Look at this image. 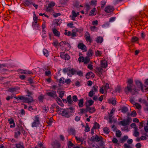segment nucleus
I'll list each match as a JSON object with an SVG mask.
<instances>
[{
	"label": "nucleus",
	"mask_w": 148,
	"mask_h": 148,
	"mask_svg": "<svg viewBox=\"0 0 148 148\" xmlns=\"http://www.w3.org/2000/svg\"><path fill=\"white\" fill-rule=\"evenodd\" d=\"M23 130L22 126L20 125H18L15 128L14 132V136L15 138H17L21 134V133Z\"/></svg>",
	"instance_id": "obj_4"
},
{
	"label": "nucleus",
	"mask_w": 148,
	"mask_h": 148,
	"mask_svg": "<svg viewBox=\"0 0 148 148\" xmlns=\"http://www.w3.org/2000/svg\"><path fill=\"white\" fill-rule=\"evenodd\" d=\"M123 146L125 148H132L130 146L126 143H125L123 145Z\"/></svg>",
	"instance_id": "obj_61"
},
{
	"label": "nucleus",
	"mask_w": 148,
	"mask_h": 148,
	"mask_svg": "<svg viewBox=\"0 0 148 148\" xmlns=\"http://www.w3.org/2000/svg\"><path fill=\"white\" fill-rule=\"evenodd\" d=\"M90 61V59L89 57L86 56L85 58H84V60H83L84 63L85 64H88Z\"/></svg>",
	"instance_id": "obj_29"
},
{
	"label": "nucleus",
	"mask_w": 148,
	"mask_h": 148,
	"mask_svg": "<svg viewBox=\"0 0 148 148\" xmlns=\"http://www.w3.org/2000/svg\"><path fill=\"white\" fill-rule=\"evenodd\" d=\"M107 62L106 60H103L101 61V67L106 68L107 67Z\"/></svg>",
	"instance_id": "obj_18"
},
{
	"label": "nucleus",
	"mask_w": 148,
	"mask_h": 148,
	"mask_svg": "<svg viewBox=\"0 0 148 148\" xmlns=\"http://www.w3.org/2000/svg\"><path fill=\"white\" fill-rule=\"evenodd\" d=\"M78 48L81 49L82 50H84V51H87V48L86 46L83 43H79L78 45Z\"/></svg>",
	"instance_id": "obj_14"
},
{
	"label": "nucleus",
	"mask_w": 148,
	"mask_h": 148,
	"mask_svg": "<svg viewBox=\"0 0 148 148\" xmlns=\"http://www.w3.org/2000/svg\"><path fill=\"white\" fill-rule=\"evenodd\" d=\"M68 147H74L75 146V145L74 144L72 143V142L71 141H69L68 143Z\"/></svg>",
	"instance_id": "obj_45"
},
{
	"label": "nucleus",
	"mask_w": 148,
	"mask_h": 148,
	"mask_svg": "<svg viewBox=\"0 0 148 148\" xmlns=\"http://www.w3.org/2000/svg\"><path fill=\"white\" fill-rule=\"evenodd\" d=\"M52 32L54 35L58 37H59L60 36V32L57 30L56 28H52Z\"/></svg>",
	"instance_id": "obj_19"
},
{
	"label": "nucleus",
	"mask_w": 148,
	"mask_h": 148,
	"mask_svg": "<svg viewBox=\"0 0 148 148\" xmlns=\"http://www.w3.org/2000/svg\"><path fill=\"white\" fill-rule=\"evenodd\" d=\"M103 37L99 36L97 38L96 41L97 43H101L103 42Z\"/></svg>",
	"instance_id": "obj_32"
},
{
	"label": "nucleus",
	"mask_w": 148,
	"mask_h": 148,
	"mask_svg": "<svg viewBox=\"0 0 148 148\" xmlns=\"http://www.w3.org/2000/svg\"><path fill=\"white\" fill-rule=\"evenodd\" d=\"M77 74L79 76H83V73L82 71H77L76 70V72L75 73V74Z\"/></svg>",
	"instance_id": "obj_42"
},
{
	"label": "nucleus",
	"mask_w": 148,
	"mask_h": 148,
	"mask_svg": "<svg viewBox=\"0 0 148 148\" xmlns=\"http://www.w3.org/2000/svg\"><path fill=\"white\" fill-rule=\"evenodd\" d=\"M88 102L89 103V105L88 106H89L92 105L94 103L92 99H90L88 100Z\"/></svg>",
	"instance_id": "obj_56"
},
{
	"label": "nucleus",
	"mask_w": 148,
	"mask_h": 148,
	"mask_svg": "<svg viewBox=\"0 0 148 148\" xmlns=\"http://www.w3.org/2000/svg\"><path fill=\"white\" fill-rule=\"evenodd\" d=\"M61 58L65 60H69L70 58L69 56L67 53H65V52H61L60 53Z\"/></svg>",
	"instance_id": "obj_10"
},
{
	"label": "nucleus",
	"mask_w": 148,
	"mask_h": 148,
	"mask_svg": "<svg viewBox=\"0 0 148 148\" xmlns=\"http://www.w3.org/2000/svg\"><path fill=\"white\" fill-rule=\"evenodd\" d=\"M137 148H140L141 147V145L140 143H138L135 145Z\"/></svg>",
	"instance_id": "obj_64"
},
{
	"label": "nucleus",
	"mask_w": 148,
	"mask_h": 148,
	"mask_svg": "<svg viewBox=\"0 0 148 148\" xmlns=\"http://www.w3.org/2000/svg\"><path fill=\"white\" fill-rule=\"evenodd\" d=\"M75 138L76 140L82 142L84 141V139L82 138H78L76 136H75Z\"/></svg>",
	"instance_id": "obj_50"
},
{
	"label": "nucleus",
	"mask_w": 148,
	"mask_h": 148,
	"mask_svg": "<svg viewBox=\"0 0 148 148\" xmlns=\"http://www.w3.org/2000/svg\"><path fill=\"white\" fill-rule=\"evenodd\" d=\"M113 11L114 9L112 7L110 6L106 7L105 9V12L107 13H110L111 12H113Z\"/></svg>",
	"instance_id": "obj_15"
},
{
	"label": "nucleus",
	"mask_w": 148,
	"mask_h": 148,
	"mask_svg": "<svg viewBox=\"0 0 148 148\" xmlns=\"http://www.w3.org/2000/svg\"><path fill=\"white\" fill-rule=\"evenodd\" d=\"M83 30V29H78L77 28H75V29H74L72 31L76 32H80L82 31Z\"/></svg>",
	"instance_id": "obj_49"
},
{
	"label": "nucleus",
	"mask_w": 148,
	"mask_h": 148,
	"mask_svg": "<svg viewBox=\"0 0 148 148\" xmlns=\"http://www.w3.org/2000/svg\"><path fill=\"white\" fill-rule=\"evenodd\" d=\"M136 84L138 87L139 89L138 90H139L140 89L141 91L143 92H144V89L143 87V85L141 82L138 80H136L135 81Z\"/></svg>",
	"instance_id": "obj_8"
},
{
	"label": "nucleus",
	"mask_w": 148,
	"mask_h": 148,
	"mask_svg": "<svg viewBox=\"0 0 148 148\" xmlns=\"http://www.w3.org/2000/svg\"><path fill=\"white\" fill-rule=\"evenodd\" d=\"M97 2L96 0H92L90 1V4L94 5L96 4Z\"/></svg>",
	"instance_id": "obj_63"
},
{
	"label": "nucleus",
	"mask_w": 148,
	"mask_h": 148,
	"mask_svg": "<svg viewBox=\"0 0 148 148\" xmlns=\"http://www.w3.org/2000/svg\"><path fill=\"white\" fill-rule=\"evenodd\" d=\"M79 102L78 105L79 107L81 108L83 106L84 99H81L78 100Z\"/></svg>",
	"instance_id": "obj_25"
},
{
	"label": "nucleus",
	"mask_w": 148,
	"mask_h": 148,
	"mask_svg": "<svg viewBox=\"0 0 148 148\" xmlns=\"http://www.w3.org/2000/svg\"><path fill=\"white\" fill-rule=\"evenodd\" d=\"M93 54V52L92 50L91 49H89L87 53V56L88 57H90L92 56Z\"/></svg>",
	"instance_id": "obj_28"
},
{
	"label": "nucleus",
	"mask_w": 148,
	"mask_h": 148,
	"mask_svg": "<svg viewBox=\"0 0 148 148\" xmlns=\"http://www.w3.org/2000/svg\"><path fill=\"white\" fill-rule=\"evenodd\" d=\"M95 94L94 92L92 91V90H91L89 93L88 95L90 97H92L93 96V95Z\"/></svg>",
	"instance_id": "obj_60"
},
{
	"label": "nucleus",
	"mask_w": 148,
	"mask_h": 148,
	"mask_svg": "<svg viewBox=\"0 0 148 148\" xmlns=\"http://www.w3.org/2000/svg\"><path fill=\"white\" fill-rule=\"evenodd\" d=\"M67 43V42L65 41H62L60 43H59V45L60 46H63L64 45H65Z\"/></svg>",
	"instance_id": "obj_51"
},
{
	"label": "nucleus",
	"mask_w": 148,
	"mask_h": 148,
	"mask_svg": "<svg viewBox=\"0 0 148 148\" xmlns=\"http://www.w3.org/2000/svg\"><path fill=\"white\" fill-rule=\"evenodd\" d=\"M98 87L96 86H94L91 90H92L93 92H97L98 91L97 88Z\"/></svg>",
	"instance_id": "obj_43"
},
{
	"label": "nucleus",
	"mask_w": 148,
	"mask_h": 148,
	"mask_svg": "<svg viewBox=\"0 0 148 148\" xmlns=\"http://www.w3.org/2000/svg\"><path fill=\"white\" fill-rule=\"evenodd\" d=\"M24 3L25 6H29L32 3L31 0H24Z\"/></svg>",
	"instance_id": "obj_21"
},
{
	"label": "nucleus",
	"mask_w": 148,
	"mask_h": 148,
	"mask_svg": "<svg viewBox=\"0 0 148 148\" xmlns=\"http://www.w3.org/2000/svg\"><path fill=\"white\" fill-rule=\"evenodd\" d=\"M116 135L117 137H120L121 135V131L119 130H116Z\"/></svg>",
	"instance_id": "obj_37"
},
{
	"label": "nucleus",
	"mask_w": 148,
	"mask_h": 148,
	"mask_svg": "<svg viewBox=\"0 0 148 148\" xmlns=\"http://www.w3.org/2000/svg\"><path fill=\"white\" fill-rule=\"evenodd\" d=\"M100 125L97 122H95L94 123V126L92 127L94 129H96L97 128L99 129V128Z\"/></svg>",
	"instance_id": "obj_36"
},
{
	"label": "nucleus",
	"mask_w": 148,
	"mask_h": 148,
	"mask_svg": "<svg viewBox=\"0 0 148 148\" xmlns=\"http://www.w3.org/2000/svg\"><path fill=\"white\" fill-rule=\"evenodd\" d=\"M101 7L102 9H103L104 8V6L106 4V2L104 1H102L101 2Z\"/></svg>",
	"instance_id": "obj_52"
},
{
	"label": "nucleus",
	"mask_w": 148,
	"mask_h": 148,
	"mask_svg": "<svg viewBox=\"0 0 148 148\" xmlns=\"http://www.w3.org/2000/svg\"><path fill=\"white\" fill-rule=\"evenodd\" d=\"M73 101L74 102H77L78 100L77 97L76 95H74L72 97Z\"/></svg>",
	"instance_id": "obj_47"
},
{
	"label": "nucleus",
	"mask_w": 148,
	"mask_h": 148,
	"mask_svg": "<svg viewBox=\"0 0 148 148\" xmlns=\"http://www.w3.org/2000/svg\"><path fill=\"white\" fill-rule=\"evenodd\" d=\"M32 26L33 29H39L40 27L37 23H35L34 22L32 23Z\"/></svg>",
	"instance_id": "obj_30"
},
{
	"label": "nucleus",
	"mask_w": 148,
	"mask_h": 148,
	"mask_svg": "<svg viewBox=\"0 0 148 148\" xmlns=\"http://www.w3.org/2000/svg\"><path fill=\"white\" fill-rule=\"evenodd\" d=\"M128 138V136H124L121 139V143H123Z\"/></svg>",
	"instance_id": "obj_35"
},
{
	"label": "nucleus",
	"mask_w": 148,
	"mask_h": 148,
	"mask_svg": "<svg viewBox=\"0 0 148 148\" xmlns=\"http://www.w3.org/2000/svg\"><path fill=\"white\" fill-rule=\"evenodd\" d=\"M85 36V37L86 40L87 41H88L90 42L92 41V40L90 37V34L88 32H86Z\"/></svg>",
	"instance_id": "obj_16"
},
{
	"label": "nucleus",
	"mask_w": 148,
	"mask_h": 148,
	"mask_svg": "<svg viewBox=\"0 0 148 148\" xmlns=\"http://www.w3.org/2000/svg\"><path fill=\"white\" fill-rule=\"evenodd\" d=\"M64 78L63 77L61 78L59 80V83H61V84L62 83L63 84H64Z\"/></svg>",
	"instance_id": "obj_58"
},
{
	"label": "nucleus",
	"mask_w": 148,
	"mask_h": 148,
	"mask_svg": "<svg viewBox=\"0 0 148 148\" xmlns=\"http://www.w3.org/2000/svg\"><path fill=\"white\" fill-rule=\"evenodd\" d=\"M40 123L39 118L38 116H36L34 117V122L32 123V127H36Z\"/></svg>",
	"instance_id": "obj_7"
},
{
	"label": "nucleus",
	"mask_w": 148,
	"mask_h": 148,
	"mask_svg": "<svg viewBox=\"0 0 148 148\" xmlns=\"http://www.w3.org/2000/svg\"><path fill=\"white\" fill-rule=\"evenodd\" d=\"M103 131L104 133L106 134H109L110 131H109V129L107 127H105L103 128Z\"/></svg>",
	"instance_id": "obj_41"
},
{
	"label": "nucleus",
	"mask_w": 148,
	"mask_h": 148,
	"mask_svg": "<svg viewBox=\"0 0 148 148\" xmlns=\"http://www.w3.org/2000/svg\"><path fill=\"white\" fill-rule=\"evenodd\" d=\"M133 80L132 79H128L127 82L128 83L127 86L126 87L124 90L125 92L128 94L129 92H131L132 90L135 92H137V90L136 88H133Z\"/></svg>",
	"instance_id": "obj_2"
},
{
	"label": "nucleus",
	"mask_w": 148,
	"mask_h": 148,
	"mask_svg": "<svg viewBox=\"0 0 148 148\" xmlns=\"http://www.w3.org/2000/svg\"><path fill=\"white\" fill-rule=\"evenodd\" d=\"M63 71L64 73H67V75L69 76H71V75L75 74L76 70L74 69H71L70 67L63 69Z\"/></svg>",
	"instance_id": "obj_5"
},
{
	"label": "nucleus",
	"mask_w": 148,
	"mask_h": 148,
	"mask_svg": "<svg viewBox=\"0 0 148 148\" xmlns=\"http://www.w3.org/2000/svg\"><path fill=\"white\" fill-rule=\"evenodd\" d=\"M55 99H56V100L57 102L59 105H60L61 107H63L64 104L62 103L61 100L57 96Z\"/></svg>",
	"instance_id": "obj_23"
},
{
	"label": "nucleus",
	"mask_w": 148,
	"mask_h": 148,
	"mask_svg": "<svg viewBox=\"0 0 148 148\" xmlns=\"http://www.w3.org/2000/svg\"><path fill=\"white\" fill-rule=\"evenodd\" d=\"M52 43V45L55 47H56L58 46L59 45V43L58 41L57 40L54 41Z\"/></svg>",
	"instance_id": "obj_40"
},
{
	"label": "nucleus",
	"mask_w": 148,
	"mask_h": 148,
	"mask_svg": "<svg viewBox=\"0 0 148 148\" xmlns=\"http://www.w3.org/2000/svg\"><path fill=\"white\" fill-rule=\"evenodd\" d=\"M86 112H87L88 111L90 113H93L96 111V110L94 107H90L87 105L86 106Z\"/></svg>",
	"instance_id": "obj_11"
},
{
	"label": "nucleus",
	"mask_w": 148,
	"mask_h": 148,
	"mask_svg": "<svg viewBox=\"0 0 148 148\" xmlns=\"http://www.w3.org/2000/svg\"><path fill=\"white\" fill-rule=\"evenodd\" d=\"M74 110V108L72 107H71L69 108L63 109L61 114L64 117L69 118L72 115V114L73 113Z\"/></svg>",
	"instance_id": "obj_1"
},
{
	"label": "nucleus",
	"mask_w": 148,
	"mask_h": 148,
	"mask_svg": "<svg viewBox=\"0 0 148 148\" xmlns=\"http://www.w3.org/2000/svg\"><path fill=\"white\" fill-rule=\"evenodd\" d=\"M64 94V92L63 91H61L59 94V97L61 99L63 97Z\"/></svg>",
	"instance_id": "obj_53"
},
{
	"label": "nucleus",
	"mask_w": 148,
	"mask_h": 148,
	"mask_svg": "<svg viewBox=\"0 0 148 148\" xmlns=\"http://www.w3.org/2000/svg\"><path fill=\"white\" fill-rule=\"evenodd\" d=\"M43 53L44 55L46 57H47L49 55V52L46 49H43Z\"/></svg>",
	"instance_id": "obj_33"
},
{
	"label": "nucleus",
	"mask_w": 148,
	"mask_h": 148,
	"mask_svg": "<svg viewBox=\"0 0 148 148\" xmlns=\"http://www.w3.org/2000/svg\"><path fill=\"white\" fill-rule=\"evenodd\" d=\"M51 145L53 147L52 148H60V143L56 140L52 143Z\"/></svg>",
	"instance_id": "obj_12"
},
{
	"label": "nucleus",
	"mask_w": 148,
	"mask_h": 148,
	"mask_svg": "<svg viewBox=\"0 0 148 148\" xmlns=\"http://www.w3.org/2000/svg\"><path fill=\"white\" fill-rule=\"evenodd\" d=\"M62 23V20L60 19L55 20L54 21V23L57 25H60Z\"/></svg>",
	"instance_id": "obj_31"
},
{
	"label": "nucleus",
	"mask_w": 148,
	"mask_h": 148,
	"mask_svg": "<svg viewBox=\"0 0 148 148\" xmlns=\"http://www.w3.org/2000/svg\"><path fill=\"white\" fill-rule=\"evenodd\" d=\"M131 121H132L131 118L127 117L126 120L123 119L120 121V123L122 126H125L129 125Z\"/></svg>",
	"instance_id": "obj_6"
},
{
	"label": "nucleus",
	"mask_w": 148,
	"mask_h": 148,
	"mask_svg": "<svg viewBox=\"0 0 148 148\" xmlns=\"http://www.w3.org/2000/svg\"><path fill=\"white\" fill-rule=\"evenodd\" d=\"M34 101L32 97H29V98L25 97V102L29 104L31 103L32 102Z\"/></svg>",
	"instance_id": "obj_17"
},
{
	"label": "nucleus",
	"mask_w": 148,
	"mask_h": 148,
	"mask_svg": "<svg viewBox=\"0 0 148 148\" xmlns=\"http://www.w3.org/2000/svg\"><path fill=\"white\" fill-rule=\"evenodd\" d=\"M55 3L53 2H51L49 3L47 7V8L46 11L47 12H50L52 11V8L55 6Z\"/></svg>",
	"instance_id": "obj_13"
},
{
	"label": "nucleus",
	"mask_w": 148,
	"mask_h": 148,
	"mask_svg": "<svg viewBox=\"0 0 148 148\" xmlns=\"http://www.w3.org/2000/svg\"><path fill=\"white\" fill-rule=\"evenodd\" d=\"M121 90V86H118L115 89V91L120 92Z\"/></svg>",
	"instance_id": "obj_38"
},
{
	"label": "nucleus",
	"mask_w": 148,
	"mask_h": 148,
	"mask_svg": "<svg viewBox=\"0 0 148 148\" xmlns=\"http://www.w3.org/2000/svg\"><path fill=\"white\" fill-rule=\"evenodd\" d=\"M140 134L139 132H134L133 135L135 137H137L139 136Z\"/></svg>",
	"instance_id": "obj_59"
},
{
	"label": "nucleus",
	"mask_w": 148,
	"mask_h": 148,
	"mask_svg": "<svg viewBox=\"0 0 148 148\" xmlns=\"http://www.w3.org/2000/svg\"><path fill=\"white\" fill-rule=\"evenodd\" d=\"M101 55V52L99 51H97L95 52V55L96 56H100Z\"/></svg>",
	"instance_id": "obj_46"
},
{
	"label": "nucleus",
	"mask_w": 148,
	"mask_h": 148,
	"mask_svg": "<svg viewBox=\"0 0 148 148\" xmlns=\"http://www.w3.org/2000/svg\"><path fill=\"white\" fill-rule=\"evenodd\" d=\"M19 77L21 80H24L25 79L26 76L24 75H20Z\"/></svg>",
	"instance_id": "obj_54"
},
{
	"label": "nucleus",
	"mask_w": 148,
	"mask_h": 148,
	"mask_svg": "<svg viewBox=\"0 0 148 148\" xmlns=\"http://www.w3.org/2000/svg\"><path fill=\"white\" fill-rule=\"evenodd\" d=\"M90 141L93 142L96 141L97 142H100L99 145L100 146L103 145L104 142L103 141V138L101 136H98L97 135H96L95 136H93L91 137Z\"/></svg>",
	"instance_id": "obj_3"
},
{
	"label": "nucleus",
	"mask_w": 148,
	"mask_h": 148,
	"mask_svg": "<svg viewBox=\"0 0 148 148\" xmlns=\"http://www.w3.org/2000/svg\"><path fill=\"white\" fill-rule=\"evenodd\" d=\"M134 105L136 106V108L137 109H138V110L141 109V106L139 103H135L134 104Z\"/></svg>",
	"instance_id": "obj_48"
},
{
	"label": "nucleus",
	"mask_w": 148,
	"mask_h": 148,
	"mask_svg": "<svg viewBox=\"0 0 148 148\" xmlns=\"http://www.w3.org/2000/svg\"><path fill=\"white\" fill-rule=\"evenodd\" d=\"M94 75V74L91 72H90L87 73L86 75V78L89 79L90 77H93Z\"/></svg>",
	"instance_id": "obj_24"
},
{
	"label": "nucleus",
	"mask_w": 148,
	"mask_h": 148,
	"mask_svg": "<svg viewBox=\"0 0 148 148\" xmlns=\"http://www.w3.org/2000/svg\"><path fill=\"white\" fill-rule=\"evenodd\" d=\"M96 69L97 71L96 72L98 75L100 76H101V75L102 74V71L103 69L101 67H98L96 68Z\"/></svg>",
	"instance_id": "obj_20"
},
{
	"label": "nucleus",
	"mask_w": 148,
	"mask_h": 148,
	"mask_svg": "<svg viewBox=\"0 0 148 148\" xmlns=\"http://www.w3.org/2000/svg\"><path fill=\"white\" fill-rule=\"evenodd\" d=\"M68 132L69 134L71 133L72 135H75V134L76 131L74 128L71 127L68 131Z\"/></svg>",
	"instance_id": "obj_26"
},
{
	"label": "nucleus",
	"mask_w": 148,
	"mask_h": 148,
	"mask_svg": "<svg viewBox=\"0 0 148 148\" xmlns=\"http://www.w3.org/2000/svg\"><path fill=\"white\" fill-rule=\"evenodd\" d=\"M67 102H68L69 104L71 105L73 103V101L71 99V95H69L67 97Z\"/></svg>",
	"instance_id": "obj_22"
},
{
	"label": "nucleus",
	"mask_w": 148,
	"mask_h": 148,
	"mask_svg": "<svg viewBox=\"0 0 148 148\" xmlns=\"http://www.w3.org/2000/svg\"><path fill=\"white\" fill-rule=\"evenodd\" d=\"M16 148H24V146L22 144H16Z\"/></svg>",
	"instance_id": "obj_39"
},
{
	"label": "nucleus",
	"mask_w": 148,
	"mask_h": 148,
	"mask_svg": "<svg viewBox=\"0 0 148 148\" xmlns=\"http://www.w3.org/2000/svg\"><path fill=\"white\" fill-rule=\"evenodd\" d=\"M121 112L123 113H126L128 111V109L127 107L123 106L121 108Z\"/></svg>",
	"instance_id": "obj_27"
},
{
	"label": "nucleus",
	"mask_w": 148,
	"mask_h": 148,
	"mask_svg": "<svg viewBox=\"0 0 148 148\" xmlns=\"http://www.w3.org/2000/svg\"><path fill=\"white\" fill-rule=\"evenodd\" d=\"M19 99L22 100L24 101L25 102V97L24 96H18Z\"/></svg>",
	"instance_id": "obj_62"
},
{
	"label": "nucleus",
	"mask_w": 148,
	"mask_h": 148,
	"mask_svg": "<svg viewBox=\"0 0 148 148\" xmlns=\"http://www.w3.org/2000/svg\"><path fill=\"white\" fill-rule=\"evenodd\" d=\"M47 95L49 97L55 99L57 96L56 92L55 91L52 90V92L47 91Z\"/></svg>",
	"instance_id": "obj_9"
},
{
	"label": "nucleus",
	"mask_w": 148,
	"mask_h": 148,
	"mask_svg": "<svg viewBox=\"0 0 148 148\" xmlns=\"http://www.w3.org/2000/svg\"><path fill=\"white\" fill-rule=\"evenodd\" d=\"M96 9L95 8H94L90 12L89 14V16H92L94 15H95L96 14H94V13L96 11Z\"/></svg>",
	"instance_id": "obj_34"
},
{
	"label": "nucleus",
	"mask_w": 148,
	"mask_h": 148,
	"mask_svg": "<svg viewBox=\"0 0 148 148\" xmlns=\"http://www.w3.org/2000/svg\"><path fill=\"white\" fill-rule=\"evenodd\" d=\"M136 113L135 110L133 111L130 114V115L133 117H134L136 116Z\"/></svg>",
	"instance_id": "obj_44"
},
{
	"label": "nucleus",
	"mask_w": 148,
	"mask_h": 148,
	"mask_svg": "<svg viewBox=\"0 0 148 148\" xmlns=\"http://www.w3.org/2000/svg\"><path fill=\"white\" fill-rule=\"evenodd\" d=\"M138 38L136 37H133L132 39V41L133 42H134L138 40Z\"/></svg>",
	"instance_id": "obj_55"
},
{
	"label": "nucleus",
	"mask_w": 148,
	"mask_h": 148,
	"mask_svg": "<svg viewBox=\"0 0 148 148\" xmlns=\"http://www.w3.org/2000/svg\"><path fill=\"white\" fill-rule=\"evenodd\" d=\"M102 87L105 90H106V88L108 89L109 88V84L108 83H107L105 86H102Z\"/></svg>",
	"instance_id": "obj_57"
}]
</instances>
